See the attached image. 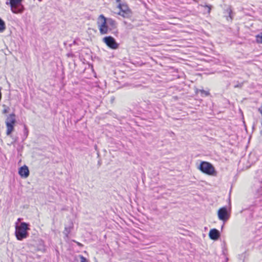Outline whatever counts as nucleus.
<instances>
[{
    "instance_id": "obj_1",
    "label": "nucleus",
    "mask_w": 262,
    "mask_h": 262,
    "mask_svg": "<svg viewBox=\"0 0 262 262\" xmlns=\"http://www.w3.org/2000/svg\"><path fill=\"white\" fill-rule=\"evenodd\" d=\"M99 19L102 20L99 31L102 34H107L111 30L117 28L116 21L112 18H106L103 15L101 14L99 15Z\"/></svg>"
},
{
    "instance_id": "obj_2",
    "label": "nucleus",
    "mask_w": 262,
    "mask_h": 262,
    "mask_svg": "<svg viewBox=\"0 0 262 262\" xmlns=\"http://www.w3.org/2000/svg\"><path fill=\"white\" fill-rule=\"evenodd\" d=\"M29 230V224L25 222L16 224L15 235L18 241H22L28 237V231Z\"/></svg>"
},
{
    "instance_id": "obj_3",
    "label": "nucleus",
    "mask_w": 262,
    "mask_h": 262,
    "mask_svg": "<svg viewBox=\"0 0 262 262\" xmlns=\"http://www.w3.org/2000/svg\"><path fill=\"white\" fill-rule=\"evenodd\" d=\"M198 169L203 173L209 176H216L217 173L213 165L206 161L201 162Z\"/></svg>"
},
{
    "instance_id": "obj_4",
    "label": "nucleus",
    "mask_w": 262,
    "mask_h": 262,
    "mask_svg": "<svg viewBox=\"0 0 262 262\" xmlns=\"http://www.w3.org/2000/svg\"><path fill=\"white\" fill-rule=\"evenodd\" d=\"M228 206L221 208L217 212L219 219L223 221H226L230 217V211L231 209V200L230 198L227 199Z\"/></svg>"
},
{
    "instance_id": "obj_5",
    "label": "nucleus",
    "mask_w": 262,
    "mask_h": 262,
    "mask_svg": "<svg viewBox=\"0 0 262 262\" xmlns=\"http://www.w3.org/2000/svg\"><path fill=\"white\" fill-rule=\"evenodd\" d=\"M22 0H10L6 4L10 5L12 12L14 13H21L24 11V6L21 4Z\"/></svg>"
},
{
    "instance_id": "obj_6",
    "label": "nucleus",
    "mask_w": 262,
    "mask_h": 262,
    "mask_svg": "<svg viewBox=\"0 0 262 262\" xmlns=\"http://www.w3.org/2000/svg\"><path fill=\"white\" fill-rule=\"evenodd\" d=\"M16 122L15 115L14 114L9 115L5 121L7 130L6 134L7 136H10L14 130V125Z\"/></svg>"
},
{
    "instance_id": "obj_7",
    "label": "nucleus",
    "mask_w": 262,
    "mask_h": 262,
    "mask_svg": "<svg viewBox=\"0 0 262 262\" xmlns=\"http://www.w3.org/2000/svg\"><path fill=\"white\" fill-rule=\"evenodd\" d=\"M103 41L112 49H117L119 47V44L116 41L115 39L112 36H106L102 39Z\"/></svg>"
},
{
    "instance_id": "obj_8",
    "label": "nucleus",
    "mask_w": 262,
    "mask_h": 262,
    "mask_svg": "<svg viewBox=\"0 0 262 262\" xmlns=\"http://www.w3.org/2000/svg\"><path fill=\"white\" fill-rule=\"evenodd\" d=\"M18 173L21 177L27 178L29 175L28 167L26 165L21 167L19 169Z\"/></svg>"
},
{
    "instance_id": "obj_9",
    "label": "nucleus",
    "mask_w": 262,
    "mask_h": 262,
    "mask_svg": "<svg viewBox=\"0 0 262 262\" xmlns=\"http://www.w3.org/2000/svg\"><path fill=\"white\" fill-rule=\"evenodd\" d=\"M220 232L216 229H211L209 233V237L213 240H217L220 237Z\"/></svg>"
},
{
    "instance_id": "obj_10",
    "label": "nucleus",
    "mask_w": 262,
    "mask_h": 262,
    "mask_svg": "<svg viewBox=\"0 0 262 262\" xmlns=\"http://www.w3.org/2000/svg\"><path fill=\"white\" fill-rule=\"evenodd\" d=\"M74 262H88L87 259L83 256L79 255L75 257Z\"/></svg>"
},
{
    "instance_id": "obj_11",
    "label": "nucleus",
    "mask_w": 262,
    "mask_h": 262,
    "mask_svg": "<svg viewBox=\"0 0 262 262\" xmlns=\"http://www.w3.org/2000/svg\"><path fill=\"white\" fill-rule=\"evenodd\" d=\"M5 29H6L5 23L4 21L3 20L0 18V32L2 33L3 32H4V31L5 30Z\"/></svg>"
},
{
    "instance_id": "obj_12",
    "label": "nucleus",
    "mask_w": 262,
    "mask_h": 262,
    "mask_svg": "<svg viewBox=\"0 0 262 262\" xmlns=\"http://www.w3.org/2000/svg\"><path fill=\"white\" fill-rule=\"evenodd\" d=\"M256 41L258 43H262V33H260L259 34H258L256 36Z\"/></svg>"
},
{
    "instance_id": "obj_13",
    "label": "nucleus",
    "mask_w": 262,
    "mask_h": 262,
    "mask_svg": "<svg viewBox=\"0 0 262 262\" xmlns=\"http://www.w3.org/2000/svg\"><path fill=\"white\" fill-rule=\"evenodd\" d=\"M202 96H207L209 95L210 93L208 91H205L204 90H200Z\"/></svg>"
},
{
    "instance_id": "obj_14",
    "label": "nucleus",
    "mask_w": 262,
    "mask_h": 262,
    "mask_svg": "<svg viewBox=\"0 0 262 262\" xmlns=\"http://www.w3.org/2000/svg\"><path fill=\"white\" fill-rule=\"evenodd\" d=\"M3 107H5V108L3 110V114H7L8 113L9 108V107L6 106L5 105H3Z\"/></svg>"
},
{
    "instance_id": "obj_15",
    "label": "nucleus",
    "mask_w": 262,
    "mask_h": 262,
    "mask_svg": "<svg viewBox=\"0 0 262 262\" xmlns=\"http://www.w3.org/2000/svg\"><path fill=\"white\" fill-rule=\"evenodd\" d=\"M226 12L227 13L229 14V17L232 19V16H231V13H232V11H231V9L230 7L228 8L226 10Z\"/></svg>"
},
{
    "instance_id": "obj_16",
    "label": "nucleus",
    "mask_w": 262,
    "mask_h": 262,
    "mask_svg": "<svg viewBox=\"0 0 262 262\" xmlns=\"http://www.w3.org/2000/svg\"><path fill=\"white\" fill-rule=\"evenodd\" d=\"M201 6L202 7H206L208 8V13H210V11H211V6L210 5H201Z\"/></svg>"
},
{
    "instance_id": "obj_17",
    "label": "nucleus",
    "mask_w": 262,
    "mask_h": 262,
    "mask_svg": "<svg viewBox=\"0 0 262 262\" xmlns=\"http://www.w3.org/2000/svg\"><path fill=\"white\" fill-rule=\"evenodd\" d=\"M69 232H70L69 230H68L67 229V228H65V231H64V234H66V236H68V234L69 233Z\"/></svg>"
},
{
    "instance_id": "obj_18",
    "label": "nucleus",
    "mask_w": 262,
    "mask_h": 262,
    "mask_svg": "<svg viewBox=\"0 0 262 262\" xmlns=\"http://www.w3.org/2000/svg\"><path fill=\"white\" fill-rule=\"evenodd\" d=\"M39 1H41V0H38Z\"/></svg>"
},
{
    "instance_id": "obj_19",
    "label": "nucleus",
    "mask_w": 262,
    "mask_h": 262,
    "mask_svg": "<svg viewBox=\"0 0 262 262\" xmlns=\"http://www.w3.org/2000/svg\"><path fill=\"white\" fill-rule=\"evenodd\" d=\"M193 1H195V2L196 1V0H193Z\"/></svg>"
}]
</instances>
